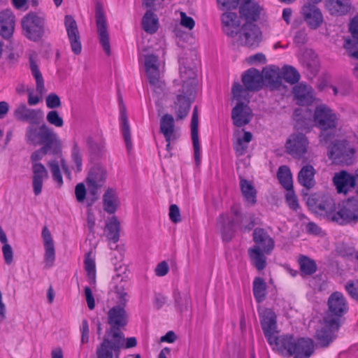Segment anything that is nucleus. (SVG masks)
<instances>
[{"label":"nucleus","instance_id":"052dcab7","mask_svg":"<svg viewBox=\"0 0 358 358\" xmlns=\"http://www.w3.org/2000/svg\"><path fill=\"white\" fill-rule=\"evenodd\" d=\"M48 166L50 169L53 180L59 185H62L63 184V180L58 162L56 160L51 161L48 163Z\"/></svg>","mask_w":358,"mask_h":358},{"label":"nucleus","instance_id":"58836bf2","mask_svg":"<svg viewBox=\"0 0 358 358\" xmlns=\"http://www.w3.org/2000/svg\"><path fill=\"white\" fill-rule=\"evenodd\" d=\"M240 187L245 201L251 206L255 204L257 191L254 186L248 180L241 178Z\"/></svg>","mask_w":358,"mask_h":358},{"label":"nucleus","instance_id":"13d9d810","mask_svg":"<svg viewBox=\"0 0 358 358\" xmlns=\"http://www.w3.org/2000/svg\"><path fill=\"white\" fill-rule=\"evenodd\" d=\"M71 158L74 163L76 164V172H80L82 170V156L80 154V150L78 146V144L76 141L73 142L72 151H71Z\"/></svg>","mask_w":358,"mask_h":358},{"label":"nucleus","instance_id":"680f3d73","mask_svg":"<svg viewBox=\"0 0 358 358\" xmlns=\"http://www.w3.org/2000/svg\"><path fill=\"white\" fill-rule=\"evenodd\" d=\"M45 247V257L44 260L45 263V266L48 268L52 266L55 260V246L52 245H46Z\"/></svg>","mask_w":358,"mask_h":358},{"label":"nucleus","instance_id":"bf43d9fd","mask_svg":"<svg viewBox=\"0 0 358 358\" xmlns=\"http://www.w3.org/2000/svg\"><path fill=\"white\" fill-rule=\"evenodd\" d=\"M46 120L48 122L57 127H62L64 125V120L59 116L57 110H52L47 113Z\"/></svg>","mask_w":358,"mask_h":358},{"label":"nucleus","instance_id":"aec40b11","mask_svg":"<svg viewBox=\"0 0 358 358\" xmlns=\"http://www.w3.org/2000/svg\"><path fill=\"white\" fill-rule=\"evenodd\" d=\"M292 93L299 106H310L314 100V91L311 86L300 83L292 89Z\"/></svg>","mask_w":358,"mask_h":358},{"label":"nucleus","instance_id":"603ef678","mask_svg":"<svg viewBox=\"0 0 358 358\" xmlns=\"http://www.w3.org/2000/svg\"><path fill=\"white\" fill-rule=\"evenodd\" d=\"M121 124L122 135L124 136L127 148L128 150H129L131 147L130 127L124 109L121 112Z\"/></svg>","mask_w":358,"mask_h":358},{"label":"nucleus","instance_id":"f3484780","mask_svg":"<svg viewBox=\"0 0 358 358\" xmlns=\"http://www.w3.org/2000/svg\"><path fill=\"white\" fill-rule=\"evenodd\" d=\"M42 115L40 109L29 108L24 103H20L13 110V116L17 120L29 122L31 124H38Z\"/></svg>","mask_w":358,"mask_h":358},{"label":"nucleus","instance_id":"c03bdc74","mask_svg":"<svg viewBox=\"0 0 358 358\" xmlns=\"http://www.w3.org/2000/svg\"><path fill=\"white\" fill-rule=\"evenodd\" d=\"M252 291L255 300L261 303L266 296V284L262 278L257 277L252 283Z\"/></svg>","mask_w":358,"mask_h":358},{"label":"nucleus","instance_id":"de8ad7c7","mask_svg":"<svg viewBox=\"0 0 358 358\" xmlns=\"http://www.w3.org/2000/svg\"><path fill=\"white\" fill-rule=\"evenodd\" d=\"M29 63L32 76L34 77L36 80V91L38 93L42 94L45 90L44 80L42 74L39 70L37 64L31 57H30L29 59Z\"/></svg>","mask_w":358,"mask_h":358},{"label":"nucleus","instance_id":"4c0bfd02","mask_svg":"<svg viewBox=\"0 0 358 358\" xmlns=\"http://www.w3.org/2000/svg\"><path fill=\"white\" fill-rule=\"evenodd\" d=\"M87 146L92 158L100 157L104 152V142L99 138L88 136L86 139Z\"/></svg>","mask_w":358,"mask_h":358},{"label":"nucleus","instance_id":"1a4fd4ad","mask_svg":"<svg viewBox=\"0 0 358 358\" xmlns=\"http://www.w3.org/2000/svg\"><path fill=\"white\" fill-rule=\"evenodd\" d=\"M24 35L31 41H38L45 34V19L36 13L29 12L22 19Z\"/></svg>","mask_w":358,"mask_h":358},{"label":"nucleus","instance_id":"2f4dec72","mask_svg":"<svg viewBox=\"0 0 358 358\" xmlns=\"http://www.w3.org/2000/svg\"><path fill=\"white\" fill-rule=\"evenodd\" d=\"M120 200L115 189L108 188L103 195V208L108 214H114L118 206Z\"/></svg>","mask_w":358,"mask_h":358},{"label":"nucleus","instance_id":"4be33fe9","mask_svg":"<svg viewBox=\"0 0 358 358\" xmlns=\"http://www.w3.org/2000/svg\"><path fill=\"white\" fill-rule=\"evenodd\" d=\"M333 181L337 192L344 194H346L352 188L355 187L356 183L355 175L350 174L346 171H341L335 173Z\"/></svg>","mask_w":358,"mask_h":358},{"label":"nucleus","instance_id":"7ed1b4c3","mask_svg":"<svg viewBox=\"0 0 358 358\" xmlns=\"http://www.w3.org/2000/svg\"><path fill=\"white\" fill-rule=\"evenodd\" d=\"M313 121L316 127L320 130V143L326 145L335 137L338 124L337 115L327 105L320 104L316 106Z\"/></svg>","mask_w":358,"mask_h":358},{"label":"nucleus","instance_id":"69168bd1","mask_svg":"<svg viewBox=\"0 0 358 358\" xmlns=\"http://www.w3.org/2000/svg\"><path fill=\"white\" fill-rule=\"evenodd\" d=\"M345 289L352 298L358 301V280L348 281L345 285Z\"/></svg>","mask_w":358,"mask_h":358},{"label":"nucleus","instance_id":"3c124183","mask_svg":"<svg viewBox=\"0 0 358 358\" xmlns=\"http://www.w3.org/2000/svg\"><path fill=\"white\" fill-rule=\"evenodd\" d=\"M114 292L116 295V303L115 306H122L125 308L129 301V296L124 287V284L120 283L115 287Z\"/></svg>","mask_w":358,"mask_h":358},{"label":"nucleus","instance_id":"bb28decb","mask_svg":"<svg viewBox=\"0 0 358 358\" xmlns=\"http://www.w3.org/2000/svg\"><path fill=\"white\" fill-rule=\"evenodd\" d=\"M260 11V6L253 0H245L239 8L241 17L247 22L257 21L259 17Z\"/></svg>","mask_w":358,"mask_h":358},{"label":"nucleus","instance_id":"b1692460","mask_svg":"<svg viewBox=\"0 0 358 358\" xmlns=\"http://www.w3.org/2000/svg\"><path fill=\"white\" fill-rule=\"evenodd\" d=\"M314 352V343L312 339L299 338L295 339L292 352L294 358H309Z\"/></svg>","mask_w":358,"mask_h":358},{"label":"nucleus","instance_id":"9d476101","mask_svg":"<svg viewBox=\"0 0 358 358\" xmlns=\"http://www.w3.org/2000/svg\"><path fill=\"white\" fill-rule=\"evenodd\" d=\"M235 36H238L237 41L240 45L255 48L259 45L262 40V32L257 25L252 22H246L238 31H235Z\"/></svg>","mask_w":358,"mask_h":358},{"label":"nucleus","instance_id":"49530a36","mask_svg":"<svg viewBox=\"0 0 358 358\" xmlns=\"http://www.w3.org/2000/svg\"><path fill=\"white\" fill-rule=\"evenodd\" d=\"M334 329L329 328L326 325L325 327H322L316 331L315 338L321 346L327 347L333 341L332 330Z\"/></svg>","mask_w":358,"mask_h":358},{"label":"nucleus","instance_id":"774afa93","mask_svg":"<svg viewBox=\"0 0 358 358\" xmlns=\"http://www.w3.org/2000/svg\"><path fill=\"white\" fill-rule=\"evenodd\" d=\"M2 252L6 264H10L13 260V252L11 246L9 244H4Z\"/></svg>","mask_w":358,"mask_h":358},{"label":"nucleus","instance_id":"79ce46f5","mask_svg":"<svg viewBox=\"0 0 358 358\" xmlns=\"http://www.w3.org/2000/svg\"><path fill=\"white\" fill-rule=\"evenodd\" d=\"M252 138V135L249 131H244L243 137H238L233 143L236 155L238 157L244 155L248 148V144Z\"/></svg>","mask_w":358,"mask_h":358},{"label":"nucleus","instance_id":"dca6fc26","mask_svg":"<svg viewBox=\"0 0 358 358\" xmlns=\"http://www.w3.org/2000/svg\"><path fill=\"white\" fill-rule=\"evenodd\" d=\"M106 176V170L101 167L94 166L90 169L86 179L88 192L90 195L96 198L98 189L103 186Z\"/></svg>","mask_w":358,"mask_h":358},{"label":"nucleus","instance_id":"6ab92c4d","mask_svg":"<svg viewBox=\"0 0 358 358\" xmlns=\"http://www.w3.org/2000/svg\"><path fill=\"white\" fill-rule=\"evenodd\" d=\"M295 339L292 335L289 334L275 336L273 338L274 341H271V343H268V344L273 350L277 351L282 356L290 357H292Z\"/></svg>","mask_w":358,"mask_h":358},{"label":"nucleus","instance_id":"7c9ffc66","mask_svg":"<svg viewBox=\"0 0 358 358\" xmlns=\"http://www.w3.org/2000/svg\"><path fill=\"white\" fill-rule=\"evenodd\" d=\"M199 115L197 107L194 108L191 120V136L194 148V155L197 165L200 164V148L198 134Z\"/></svg>","mask_w":358,"mask_h":358},{"label":"nucleus","instance_id":"4468645a","mask_svg":"<svg viewBox=\"0 0 358 358\" xmlns=\"http://www.w3.org/2000/svg\"><path fill=\"white\" fill-rule=\"evenodd\" d=\"M64 26L72 52L76 55L80 54L82 50L80 35L77 22L72 15H66L64 17Z\"/></svg>","mask_w":358,"mask_h":358},{"label":"nucleus","instance_id":"37998d69","mask_svg":"<svg viewBox=\"0 0 358 358\" xmlns=\"http://www.w3.org/2000/svg\"><path fill=\"white\" fill-rule=\"evenodd\" d=\"M62 153V148L58 147V149H54L53 146L43 145L40 149L34 151L31 155L30 159L33 164H39L38 162L43 159L47 154L53 155H60Z\"/></svg>","mask_w":358,"mask_h":358},{"label":"nucleus","instance_id":"09e8293b","mask_svg":"<svg viewBox=\"0 0 358 358\" xmlns=\"http://www.w3.org/2000/svg\"><path fill=\"white\" fill-rule=\"evenodd\" d=\"M281 75L282 79L291 85L297 83L301 78L299 71L294 67L289 65L283 66Z\"/></svg>","mask_w":358,"mask_h":358},{"label":"nucleus","instance_id":"c9c22d12","mask_svg":"<svg viewBox=\"0 0 358 358\" xmlns=\"http://www.w3.org/2000/svg\"><path fill=\"white\" fill-rule=\"evenodd\" d=\"M120 224L115 216H113L106 224L104 234L107 240L114 243L120 238Z\"/></svg>","mask_w":358,"mask_h":358},{"label":"nucleus","instance_id":"c756f323","mask_svg":"<svg viewBox=\"0 0 358 358\" xmlns=\"http://www.w3.org/2000/svg\"><path fill=\"white\" fill-rule=\"evenodd\" d=\"M325 6L331 15L343 16L352 8L351 0H325Z\"/></svg>","mask_w":358,"mask_h":358},{"label":"nucleus","instance_id":"f8f14e48","mask_svg":"<svg viewBox=\"0 0 358 358\" xmlns=\"http://www.w3.org/2000/svg\"><path fill=\"white\" fill-rule=\"evenodd\" d=\"M309 142L306 136L301 133L290 135L285 143L287 152L296 159L304 157L308 148Z\"/></svg>","mask_w":358,"mask_h":358},{"label":"nucleus","instance_id":"9b49d317","mask_svg":"<svg viewBox=\"0 0 358 358\" xmlns=\"http://www.w3.org/2000/svg\"><path fill=\"white\" fill-rule=\"evenodd\" d=\"M144 65L147 77L150 84L153 87V90L157 94H161L164 90V83L160 78L158 57L154 55L145 56Z\"/></svg>","mask_w":358,"mask_h":358},{"label":"nucleus","instance_id":"864d4df0","mask_svg":"<svg viewBox=\"0 0 358 358\" xmlns=\"http://www.w3.org/2000/svg\"><path fill=\"white\" fill-rule=\"evenodd\" d=\"M121 328H113L110 327L109 330L106 331L108 336H112L114 339L113 341H110L112 347L114 348H120L123 347L124 334L120 331Z\"/></svg>","mask_w":358,"mask_h":358},{"label":"nucleus","instance_id":"cd10ccee","mask_svg":"<svg viewBox=\"0 0 358 358\" xmlns=\"http://www.w3.org/2000/svg\"><path fill=\"white\" fill-rule=\"evenodd\" d=\"M31 170L34 192L35 195H39L42 191L43 180L48 178V173L42 164H33Z\"/></svg>","mask_w":358,"mask_h":358},{"label":"nucleus","instance_id":"a878e982","mask_svg":"<svg viewBox=\"0 0 358 358\" xmlns=\"http://www.w3.org/2000/svg\"><path fill=\"white\" fill-rule=\"evenodd\" d=\"M107 315L108 323L110 327L124 328L128 323V314L122 306H113Z\"/></svg>","mask_w":358,"mask_h":358},{"label":"nucleus","instance_id":"338daca9","mask_svg":"<svg viewBox=\"0 0 358 358\" xmlns=\"http://www.w3.org/2000/svg\"><path fill=\"white\" fill-rule=\"evenodd\" d=\"M169 218L173 223L181 221L180 212L176 204H171L169 207Z\"/></svg>","mask_w":358,"mask_h":358},{"label":"nucleus","instance_id":"e433bc0d","mask_svg":"<svg viewBox=\"0 0 358 358\" xmlns=\"http://www.w3.org/2000/svg\"><path fill=\"white\" fill-rule=\"evenodd\" d=\"M265 253L259 250L257 247H252L248 250V255L253 266L257 271H261L266 266V257Z\"/></svg>","mask_w":358,"mask_h":358},{"label":"nucleus","instance_id":"0eeeda50","mask_svg":"<svg viewBox=\"0 0 358 358\" xmlns=\"http://www.w3.org/2000/svg\"><path fill=\"white\" fill-rule=\"evenodd\" d=\"M328 311L324 317V324L332 329H338L341 317L348 310L343 294L338 292L332 293L328 299Z\"/></svg>","mask_w":358,"mask_h":358},{"label":"nucleus","instance_id":"393cba45","mask_svg":"<svg viewBox=\"0 0 358 358\" xmlns=\"http://www.w3.org/2000/svg\"><path fill=\"white\" fill-rule=\"evenodd\" d=\"M302 13L308 25L312 29H317L322 23V14L316 5L305 4L302 8Z\"/></svg>","mask_w":358,"mask_h":358},{"label":"nucleus","instance_id":"a19ab883","mask_svg":"<svg viewBox=\"0 0 358 358\" xmlns=\"http://www.w3.org/2000/svg\"><path fill=\"white\" fill-rule=\"evenodd\" d=\"M142 27L147 33H155L158 29V18L157 15L153 12L148 10L143 17Z\"/></svg>","mask_w":358,"mask_h":358},{"label":"nucleus","instance_id":"a211bd4d","mask_svg":"<svg viewBox=\"0 0 358 358\" xmlns=\"http://www.w3.org/2000/svg\"><path fill=\"white\" fill-rule=\"evenodd\" d=\"M335 222L341 224L358 221V200L349 199L345 206L338 208Z\"/></svg>","mask_w":358,"mask_h":358},{"label":"nucleus","instance_id":"4d7b16f0","mask_svg":"<svg viewBox=\"0 0 358 358\" xmlns=\"http://www.w3.org/2000/svg\"><path fill=\"white\" fill-rule=\"evenodd\" d=\"M85 268L87 273L88 278L92 282H95L96 269L94 260L87 254L84 261Z\"/></svg>","mask_w":358,"mask_h":358},{"label":"nucleus","instance_id":"5fc2aeb1","mask_svg":"<svg viewBox=\"0 0 358 358\" xmlns=\"http://www.w3.org/2000/svg\"><path fill=\"white\" fill-rule=\"evenodd\" d=\"M115 348L112 347L108 338H104L101 345L97 348L96 353L98 358H113V350Z\"/></svg>","mask_w":358,"mask_h":358},{"label":"nucleus","instance_id":"c85d7f7f","mask_svg":"<svg viewBox=\"0 0 358 358\" xmlns=\"http://www.w3.org/2000/svg\"><path fill=\"white\" fill-rule=\"evenodd\" d=\"M15 16L9 10H3L0 13V35L5 39H9L14 30Z\"/></svg>","mask_w":358,"mask_h":358},{"label":"nucleus","instance_id":"39448f33","mask_svg":"<svg viewBox=\"0 0 358 358\" xmlns=\"http://www.w3.org/2000/svg\"><path fill=\"white\" fill-rule=\"evenodd\" d=\"M244 87L239 83H234L231 89L233 97L238 101L246 100L248 91L257 92L263 87V75L254 68H250L242 75Z\"/></svg>","mask_w":358,"mask_h":358},{"label":"nucleus","instance_id":"ea45409f","mask_svg":"<svg viewBox=\"0 0 358 358\" xmlns=\"http://www.w3.org/2000/svg\"><path fill=\"white\" fill-rule=\"evenodd\" d=\"M277 177L279 182L287 191L293 189L292 176L289 168L287 166H281L277 172Z\"/></svg>","mask_w":358,"mask_h":358},{"label":"nucleus","instance_id":"f704fd0d","mask_svg":"<svg viewBox=\"0 0 358 358\" xmlns=\"http://www.w3.org/2000/svg\"><path fill=\"white\" fill-rule=\"evenodd\" d=\"M315 170L311 165L303 166L298 173V181L308 189L313 188L315 185Z\"/></svg>","mask_w":358,"mask_h":358},{"label":"nucleus","instance_id":"5701e85b","mask_svg":"<svg viewBox=\"0 0 358 358\" xmlns=\"http://www.w3.org/2000/svg\"><path fill=\"white\" fill-rule=\"evenodd\" d=\"M251 118L250 108L247 104L241 102V101H238L231 111V119L234 124L238 127H241L248 124Z\"/></svg>","mask_w":358,"mask_h":358},{"label":"nucleus","instance_id":"e2e57ef3","mask_svg":"<svg viewBox=\"0 0 358 358\" xmlns=\"http://www.w3.org/2000/svg\"><path fill=\"white\" fill-rule=\"evenodd\" d=\"M345 48L350 57L358 59V42H352L351 40H346Z\"/></svg>","mask_w":358,"mask_h":358},{"label":"nucleus","instance_id":"20e7f679","mask_svg":"<svg viewBox=\"0 0 358 358\" xmlns=\"http://www.w3.org/2000/svg\"><path fill=\"white\" fill-rule=\"evenodd\" d=\"M24 138L27 144L31 145H49L54 149L61 147L60 141L54 130L45 124L37 127L34 124L26 128Z\"/></svg>","mask_w":358,"mask_h":358},{"label":"nucleus","instance_id":"6e6552de","mask_svg":"<svg viewBox=\"0 0 358 358\" xmlns=\"http://www.w3.org/2000/svg\"><path fill=\"white\" fill-rule=\"evenodd\" d=\"M356 153L355 148L347 140H336L328 147L327 156L336 164H352Z\"/></svg>","mask_w":358,"mask_h":358},{"label":"nucleus","instance_id":"8fccbe9b","mask_svg":"<svg viewBox=\"0 0 358 358\" xmlns=\"http://www.w3.org/2000/svg\"><path fill=\"white\" fill-rule=\"evenodd\" d=\"M299 264L301 273L305 275H311L317 271L315 262L306 256L301 257Z\"/></svg>","mask_w":358,"mask_h":358},{"label":"nucleus","instance_id":"473e14b6","mask_svg":"<svg viewBox=\"0 0 358 358\" xmlns=\"http://www.w3.org/2000/svg\"><path fill=\"white\" fill-rule=\"evenodd\" d=\"M263 82L266 83V85L271 90H278L282 85V78L280 69H264L263 71Z\"/></svg>","mask_w":358,"mask_h":358},{"label":"nucleus","instance_id":"a18cd8bd","mask_svg":"<svg viewBox=\"0 0 358 358\" xmlns=\"http://www.w3.org/2000/svg\"><path fill=\"white\" fill-rule=\"evenodd\" d=\"M160 131L166 140L172 136L174 132V119L171 115L165 114L160 120Z\"/></svg>","mask_w":358,"mask_h":358},{"label":"nucleus","instance_id":"f257e3e1","mask_svg":"<svg viewBox=\"0 0 358 358\" xmlns=\"http://www.w3.org/2000/svg\"><path fill=\"white\" fill-rule=\"evenodd\" d=\"M180 66V76L182 81V89L177 95L176 100L172 108L176 115V120H182L189 113L191 103L196 96V87L197 85L195 71L185 65L183 58L178 59Z\"/></svg>","mask_w":358,"mask_h":358},{"label":"nucleus","instance_id":"f03ea898","mask_svg":"<svg viewBox=\"0 0 358 358\" xmlns=\"http://www.w3.org/2000/svg\"><path fill=\"white\" fill-rule=\"evenodd\" d=\"M232 217L229 219L227 214L222 213L217 219V225L220 229L224 241H230L234 236L236 229L242 233L250 232L255 227V215L246 214L241 211L237 204L231 207Z\"/></svg>","mask_w":358,"mask_h":358},{"label":"nucleus","instance_id":"0e129e2a","mask_svg":"<svg viewBox=\"0 0 358 358\" xmlns=\"http://www.w3.org/2000/svg\"><path fill=\"white\" fill-rule=\"evenodd\" d=\"M46 106L48 108L53 109L61 106V101L58 95L51 93L46 96Z\"/></svg>","mask_w":358,"mask_h":358},{"label":"nucleus","instance_id":"72a5a7b5","mask_svg":"<svg viewBox=\"0 0 358 358\" xmlns=\"http://www.w3.org/2000/svg\"><path fill=\"white\" fill-rule=\"evenodd\" d=\"M221 20L224 32L231 37H234V33L240 25L236 13L232 12L224 13L222 14Z\"/></svg>","mask_w":358,"mask_h":358},{"label":"nucleus","instance_id":"2eb2a0df","mask_svg":"<svg viewBox=\"0 0 358 358\" xmlns=\"http://www.w3.org/2000/svg\"><path fill=\"white\" fill-rule=\"evenodd\" d=\"M95 16L100 44L106 54L109 56L110 55L111 50L106 20L103 10L99 5H97L96 7Z\"/></svg>","mask_w":358,"mask_h":358},{"label":"nucleus","instance_id":"ddd939ff","mask_svg":"<svg viewBox=\"0 0 358 358\" xmlns=\"http://www.w3.org/2000/svg\"><path fill=\"white\" fill-rule=\"evenodd\" d=\"M259 319L264 335L268 343L274 341L273 338L278 333L277 330V316L271 308H264L259 312Z\"/></svg>","mask_w":358,"mask_h":358},{"label":"nucleus","instance_id":"423d86ee","mask_svg":"<svg viewBox=\"0 0 358 358\" xmlns=\"http://www.w3.org/2000/svg\"><path fill=\"white\" fill-rule=\"evenodd\" d=\"M307 204L315 213L335 222L338 210L334 199L329 194L322 192L313 194L308 198Z\"/></svg>","mask_w":358,"mask_h":358},{"label":"nucleus","instance_id":"412c9836","mask_svg":"<svg viewBox=\"0 0 358 358\" xmlns=\"http://www.w3.org/2000/svg\"><path fill=\"white\" fill-rule=\"evenodd\" d=\"M253 241L259 250L268 255L274 248V241L263 228H256L253 231Z\"/></svg>","mask_w":358,"mask_h":358},{"label":"nucleus","instance_id":"6e6d98bb","mask_svg":"<svg viewBox=\"0 0 358 358\" xmlns=\"http://www.w3.org/2000/svg\"><path fill=\"white\" fill-rule=\"evenodd\" d=\"M176 307L180 312L187 310L190 304V296L188 293H177L174 296Z\"/></svg>","mask_w":358,"mask_h":358}]
</instances>
